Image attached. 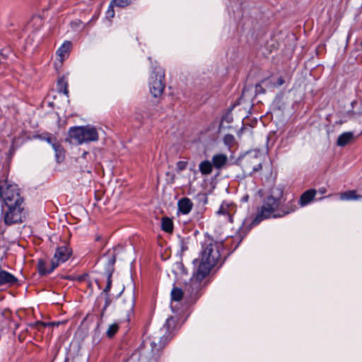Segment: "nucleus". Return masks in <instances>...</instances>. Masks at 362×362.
<instances>
[{"instance_id":"1","label":"nucleus","mask_w":362,"mask_h":362,"mask_svg":"<svg viewBox=\"0 0 362 362\" xmlns=\"http://www.w3.org/2000/svg\"><path fill=\"white\" fill-rule=\"evenodd\" d=\"M1 215L6 226L22 223L26 218L27 209L24 197L21 195L17 185L11 183L8 174L0 179Z\"/></svg>"},{"instance_id":"45","label":"nucleus","mask_w":362,"mask_h":362,"mask_svg":"<svg viewBox=\"0 0 362 362\" xmlns=\"http://www.w3.org/2000/svg\"><path fill=\"white\" fill-rule=\"evenodd\" d=\"M100 239V236H98L96 238H95V240H99Z\"/></svg>"},{"instance_id":"20","label":"nucleus","mask_w":362,"mask_h":362,"mask_svg":"<svg viewBox=\"0 0 362 362\" xmlns=\"http://www.w3.org/2000/svg\"><path fill=\"white\" fill-rule=\"evenodd\" d=\"M161 229L166 233H172L173 232V220L168 216L163 217L161 219Z\"/></svg>"},{"instance_id":"32","label":"nucleus","mask_w":362,"mask_h":362,"mask_svg":"<svg viewBox=\"0 0 362 362\" xmlns=\"http://www.w3.org/2000/svg\"><path fill=\"white\" fill-rule=\"evenodd\" d=\"M133 119L137 121L140 124L144 123V116L141 112H135L133 115Z\"/></svg>"},{"instance_id":"33","label":"nucleus","mask_w":362,"mask_h":362,"mask_svg":"<svg viewBox=\"0 0 362 362\" xmlns=\"http://www.w3.org/2000/svg\"><path fill=\"white\" fill-rule=\"evenodd\" d=\"M133 305H134V303H133L132 299H129L128 303L125 306L123 307L121 305L120 307H121V308L126 309L127 311H130L132 310Z\"/></svg>"},{"instance_id":"6","label":"nucleus","mask_w":362,"mask_h":362,"mask_svg":"<svg viewBox=\"0 0 362 362\" xmlns=\"http://www.w3.org/2000/svg\"><path fill=\"white\" fill-rule=\"evenodd\" d=\"M164 80V70L160 66H155L149 79L150 92L154 98L160 97L163 93L165 87Z\"/></svg>"},{"instance_id":"9","label":"nucleus","mask_w":362,"mask_h":362,"mask_svg":"<svg viewBox=\"0 0 362 362\" xmlns=\"http://www.w3.org/2000/svg\"><path fill=\"white\" fill-rule=\"evenodd\" d=\"M72 255V250L67 245L59 246L56 248L52 259V269H56L61 264L66 262Z\"/></svg>"},{"instance_id":"3","label":"nucleus","mask_w":362,"mask_h":362,"mask_svg":"<svg viewBox=\"0 0 362 362\" xmlns=\"http://www.w3.org/2000/svg\"><path fill=\"white\" fill-rule=\"evenodd\" d=\"M224 251L223 242L217 241L212 238L207 237L202 244L200 260L194 259V264L199 263L197 269L203 274L209 275L214 267L221 264L223 262L222 253Z\"/></svg>"},{"instance_id":"30","label":"nucleus","mask_w":362,"mask_h":362,"mask_svg":"<svg viewBox=\"0 0 362 362\" xmlns=\"http://www.w3.org/2000/svg\"><path fill=\"white\" fill-rule=\"evenodd\" d=\"M116 6L115 4H112V0L110 3L108 8L107 10V16L109 18H113L115 16V10L114 7Z\"/></svg>"},{"instance_id":"15","label":"nucleus","mask_w":362,"mask_h":362,"mask_svg":"<svg viewBox=\"0 0 362 362\" xmlns=\"http://www.w3.org/2000/svg\"><path fill=\"white\" fill-rule=\"evenodd\" d=\"M55 269H52V261L49 268L47 267V262L42 259H40L37 262V271L40 276H45L52 273Z\"/></svg>"},{"instance_id":"10","label":"nucleus","mask_w":362,"mask_h":362,"mask_svg":"<svg viewBox=\"0 0 362 362\" xmlns=\"http://www.w3.org/2000/svg\"><path fill=\"white\" fill-rule=\"evenodd\" d=\"M317 191L315 189H310L304 192L300 197L297 205L299 204L301 207H303L310 204L316 195Z\"/></svg>"},{"instance_id":"40","label":"nucleus","mask_w":362,"mask_h":362,"mask_svg":"<svg viewBox=\"0 0 362 362\" xmlns=\"http://www.w3.org/2000/svg\"><path fill=\"white\" fill-rule=\"evenodd\" d=\"M47 141L48 143H49L52 146V144H54V142H53V139H52V138H51V137L47 138Z\"/></svg>"},{"instance_id":"31","label":"nucleus","mask_w":362,"mask_h":362,"mask_svg":"<svg viewBox=\"0 0 362 362\" xmlns=\"http://www.w3.org/2000/svg\"><path fill=\"white\" fill-rule=\"evenodd\" d=\"M187 166V161L180 160V161L177 162V163H176V170L177 172H181V171L184 170L185 169H186Z\"/></svg>"},{"instance_id":"8","label":"nucleus","mask_w":362,"mask_h":362,"mask_svg":"<svg viewBox=\"0 0 362 362\" xmlns=\"http://www.w3.org/2000/svg\"><path fill=\"white\" fill-rule=\"evenodd\" d=\"M105 256L107 257V284L103 293L108 294L112 286V275L115 270L114 264L117 258L115 249L108 250Z\"/></svg>"},{"instance_id":"23","label":"nucleus","mask_w":362,"mask_h":362,"mask_svg":"<svg viewBox=\"0 0 362 362\" xmlns=\"http://www.w3.org/2000/svg\"><path fill=\"white\" fill-rule=\"evenodd\" d=\"M57 88L59 93H62L66 95H68V82L66 78L64 76L59 78L57 84Z\"/></svg>"},{"instance_id":"29","label":"nucleus","mask_w":362,"mask_h":362,"mask_svg":"<svg viewBox=\"0 0 362 362\" xmlns=\"http://www.w3.org/2000/svg\"><path fill=\"white\" fill-rule=\"evenodd\" d=\"M284 83H285V81H284V78L282 76H280L277 79L276 83H273L272 81H269V87L276 88V87L282 86L283 84H284Z\"/></svg>"},{"instance_id":"19","label":"nucleus","mask_w":362,"mask_h":362,"mask_svg":"<svg viewBox=\"0 0 362 362\" xmlns=\"http://www.w3.org/2000/svg\"><path fill=\"white\" fill-rule=\"evenodd\" d=\"M341 200H358L362 199V195L357 194L356 190H348L340 194Z\"/></svg>"},{"instance_id":"27","label":"nucleus","mask_w":362,"mask_h":362,"mask_svg":"<svg viewBox=\"0 0 362 362\" xmlns=\"http://www.w3.org/2000/svg\"><path fill=\"white\" fill-rule=\"evenodd\" d=\"M223 142L226 145L231 146L235 142V137L232 134H226L223 137Z\"/></svg>"},{"instance_id":"41","label":"nucleus","mask_w":362,"mask_h":362,"mask_svg":"<svg viewBox=\"0 0 362 362\" xmlns=\"http://www.w3.org/2000/svg\"><path fill=\"white\" fill-rule=\"evenodd\" d=\"M326 189L325 187H322L319 189V192L321 193V194H325L326 192Z\"/></svg>"},{"instance_id":"21","label":"nucleus","mask_w":362,"mask_h":362,"mask_svg":"<svg viewBox=\"0 0 362 362\" xmlns=\"http://www.w3.org/2000/svg\"><path fill=\"white\" fill-rule=\"evenodd\" d=\"M199 168L202 175H207L212 173L213 165L209 160H205L199 163Z\"/></svg>"},{"instance_id":"35","label":"nucleus","mask_w":362,"mask_h":362,"mask_svg":"<svg viewBox=\"0 0 362 362\" xmlns=\"http://www.w3.org/2000/svg\"><path fill=\"white\" fill-rule=\"evenodd\" d=\"M174 324H175V320L173 319V317H170L167 319L165 325L167 326L168 329H169L170 326L171 325H174Z\"/></svg>"},{"instance_id":"39","label":"nucleus","mask_w":362,"mask_h":362,"mask_svg":"<svg viewBox=\"0 0 362 362\" xmlns=\"http://www.w3.org/2000/svg\"><path fill=\"white\" fill-rule=\"evenodd\" d=\"M65 279H67V280H71V281H74V280H76V276H66L64 277Z\"/></svg>"},{"instance_id":"2","label":"nucleus","mask_w":362,"mask_h":362,"mask_svg":"<svg viewBox=\"0 0 362 362\" xmlns=\"http://www.w3.org/2000/svg\"><path fill=\"white\" fill-rule=\"evenodd\" d=\"M284 194V189L281 186L271 188L269 194L263 199L262 206L257 209L256 216L247 226V231L252 226H256L264 219L282 218L297 210L296 198L282 205Z\"/></svg>"},{"instance_id":"28","label":"nucleus","mask_w":362,"mask_h":362,"mask_svg":"<svg viewBox=\"0 0 362 362\" xmlns=\"http://www.w3.org/2000/svg\"><path fill=\"white\" fill-rule=\"evenodd\" d=\"M112 4L116 5V7L119 8H125L129 6V4L127 2V0H112Z\"/></svg>"},{"instance_id":"14","label":"nucleus","mask_w":362,"mask_h":362,"mask_svg":"<svg viewBox=\"0 0 362 362\" xmlns=\"http://www.w3.org/2000/svg\"><path fill=\"white\" fill-rule=\"evenodd\" d=\"M71 42L69 41H65L61 47L57 49V54L60 58V61H64V59L67 58L71 49Z\"/></svg>"},{"instance_id":"12","label":"nucleus","mask_w":362,"mask_h":362,"mask_svg":"<svg viewBox=\"0 0 362 362\" xmlns=\"http://www.w3.org/2000/svg\"><path fill=\"white\" fill-rule=\"evenodd\" d=\"M18 282V279L12 274L3 269H0V286L6 284L14 285Z\"/></svg>"},{"instance_id":"42","label":"nucleus","mask_w":362,"mask_h":362,"mask_svg":"<svg viewBox=\"0 0 362 362\" xmlns=\"http://www.w3.org/2000/svg\"><path fill=\"white\" fill-rule=\"evenodd\" d=\"M105 312V310H104V308H103L102 311H101V313H100V318L101 319L103 317Z\"/></svg>"},{"instance_id":"36","label":"nucleus","mask_w":362,"mask_h":362,"mask_svg":"<svg viewBox=\"0 0 362 362\" xmlns=\"http://www.w3.org/2000/svg\"><path fill=\"white\" fill-rule=\"evenodd\" d=\"M111 303V300L110 298V296L109 294H105V305H104V310H106L107 308L110 305Z\"/></svg>"},{"instance_id":"37","label":"nucleus","mask_w":362,"mask_h":362,"mask_svg":"<svg viewBox=\"0 0 362 362\" xmlns=\"http://www.w3.org/2000/svg\"><path fill=\"white\" fill-rule=\"evenodd\" d=\"M262 168V165L261 163L258 164L257 167H254L252 171L257 172L258 170Z\"/></svg>"},{"instance_id":"24","label":"nucleus","mask_w":362,"mask_h":362,"mask_svg":"<svg viewBox=\"0 0 362 362\" xmlns=\"http://www.w3.org/2000/svg\"><path fill=\"white\" fill-rule=\"evenodd\" d=\"M170 295L172 300L177 302L180 301L184 296L185 297L184 289L182 290L178 287H173L171 291Z\"/></svg>"},{"instance_id":"11","label":"nucleus","mask_w":362,"mask_h":362,"mask_svg":"<svg viewBox=\"0 0 362 362\" xmlns=\"http://www.w3.org/2000/svg\"><path fill=\"white\" fill-rule=\"evenodd\" d=\"M193 205V202L189 198H181L177 202L178 211L184 215L188 214L192 211Z\"/></svg>"},{"instance_id":"26","label":"nucleus","mask_w":362,"mask_h":362,"mask_svg":"<svg viewBox=\"0 0 362 362\" xmlns=\"http://www.w3.org/2000/svg\"><path fill=\"white\" fill-rule=\"evenodd\" d=\"M267 79H263L260 81V83H258L255 85V94H264L266 93L265 89L262 87V83L266 82Z\"/></svg>"},{"instance_id":"5","label":"nucleus","mask_w":362,"mask_h":362,"mask_svg":"<svg viewBox=\"0 0 362 362\" xmlns=\"http://www.w3.org/2000/svg\"><path fill=\"white\" fill-rule=\"evenodd\" d=\"M201 274L199 271L197 269L189 281L185 284V298L190 301H194L197 299L199 292L202 287V281L208 276L203 274V276H202Z\"/></svg>"},{"instance_id":"34","label":"nucleus","mask_w":362,"mask_h":362,"mask_svg":"<svg viewBox=\"0 0 362 362\" xmlns=\"http://www.w3.org/2000/svg\"><path fill=\"white\" fill-rule=\"evenodd\" d=\"M59 322L56 323V322H53V323H46V322H40V321H38L35 323L36 326H42V327H46V326H48L49 325H59Z\"/></svg>"},{"instance_id":"18","label":"nucleus","mask_w":362,"mask_h":362,"mask_svg":"<svg viewBox=\"0 0 362 362\" xmlns=\"http://www.w3.org/2000/svg\"><path fill=\"white\" fill-rule=\"evenodd\" d=\"M217 214L219 216H225L228 222L233 223V216L228 204L223 203L220 206V208L217 211Z\"/></svg>"},{"instance_id":"17","label":"nucleus","mask_w":362,"mask_h":362,"mask_svg":"<svg viewBox=\"0 0 362 362\" xmlns=\"http://www.w3.org/2000/svg\"><path fill=\"white\" fill-rule=\"evenodd\" d=\"M354 138V134L351 132H344L337 139V144L339 146H344L348 144Z\"/></svg>"},{"instance_id":"4","label":"nucleus","mask_w":362,"mask_h":362,"mask_svg":"<svg viewBox=\"0 0 362 362\" xmlns=\"http://www.w3.org/2000/svg\"><path fill=\"white\" fill-rule=\"evenodd\" d=\"M68 134L70 142L74 141L78 144L98 140V132L93 127H72L69 129Z\"/></svg>"},{"instance_id":"25","label":"nucleus","mask_w":362,"mask_h":362,"mask_svg":"<svg viewBox=\"0 0 362 362\" xmlns=\"http://www.w3.org/2000/svg\"><path fill=\"white\" fill-rule=\"evenodd\" d=\"M119 330V325L117 323H113L110 325L106 332V335L109 338L113 337Z\"/></svg>"},{"instance_id":"16","label":"nucleus","mask_w":362,"mask_h":362,"mask_svg":"<svg viewBox=\"0 0 362 362\" xmlns=\"http://www.w3.org/2000/svg\"><path fill=\"white\" fill-rule=\"evenodd\" d=\"M52 148L55 151V157L57 162L59 163H62L65 158V151L64 148L59 143L56 141H54V143L52 144Z\"/></svg>"},{"instance_id":"7","label":"nucleus","mask_w":362,"mask_h":362,"mask_svg":"<svg viewBox=\"0 0 362 362\" xmlns=\"http://www.w3.org/2000/svg\"><path fill=\"white\" fill-rule=\"evenodd\" d=\"M171 339L170 334H165L162 336H155L151 339L150 345L151 347L152 356L147 360H143L141 362H158L160 353L164 349L168 342ZM134 356L127 362H134Z\"/></svg>"},{"instance_id":"13","label":"nucleus","mask_w":362,"mask_h":362,"mask_svg":"<svg viewBox=\"0 0 362 362\" xmlns=\"http://www.w3.org/2000/svg\"><path fill=\"white\" fill-rule=\"evenodd\" d=\"M228 163V157L226 154L218 153L215 154L212 157L211 163L213 167L216 169H222Z\"/></svg>"},{"instance_id":"38","label":"nucleus","mask_w":362,"mask_h":362,"mask_svg":"<svg viewBox=\"0 0 362 362\" xmlns=\"http://www.w3.org/2000/svg\"><path fill=\"white\" fill-rule=\"evenodd\" d=\"M86 276H87V275L86 274V275L76 276V280H77L78 281H82L84 280Z\"/></svg>"},{"instance_id":"43","label":"nucleus","mask_w":362,"mask_h":362,"mask_svg":"<svg viewBox=\"0 0 362 362\" xmlns=\"http://www.w3.org/2000/svg\"><path fill=\"white\" fill-rule=\"evenodd\" d=\"M135 0H127V2L129 4V5L132 4Z\"/></svg>"},{"instance_id":"22","label":"nucleus","mask_w":362,"mask_h":362,"mask_svg":"<svg viewBox=\"0 0 362 362\" xmlns=\"http://www.w3.org/2000/svg\"><path fill=\"white\" fill-rule=\"evenodd\" d=\"M351 110L349 113L351 116L361 115H362V100H354L351 102Z\"/></svg>"},{"instance_id":"44","label":"nucleus","mask_w":362,"mask_h":362,"mask_svg":"<svg viewBox=\"0 0 362 362\" xmlns=\"http://www.w3.org/2000/svg\"><path fill=\"white\" fill-rule=\"evenodd\" d=\"M245 223H243V224L242 227L240 228V230H244V228H245Z\"/></svg>"}]
</instances>
